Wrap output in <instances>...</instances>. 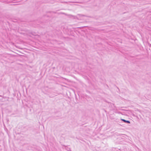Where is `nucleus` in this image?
Returning <instances> with one entry per match:
<instances>
[{"label": "nucleus", "mask_w": 151, "mask_h": 151, "mask_svg": "<svg viewBox=\"0 0 151 151\" xmlns=\"http://www.w3.org/2000/svg\"><path fill=\"white\" fill-rule=\"evenodd\" d=\"M121 120L123 121L124 123H128L130 124V122L128 120H126L124 119H121Z\"/></svg>", "instance_id": "nucleus-1"}, {"label": "nucleus", "mask_w": 151, "mask_h": 151, "mask_svg": "<svg viewBox=\"0 0 151 151\" xmlns=\"http://www.w3.org/2000/svg\"><path fill=\"white\" fill-rule=\"evenodd\" d=\"M79 15L80 16H84V17L85 16L84 15H81V14H79Z\"/></svg>", "instance_id": "nucleus-2"}]
</instances>
